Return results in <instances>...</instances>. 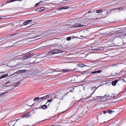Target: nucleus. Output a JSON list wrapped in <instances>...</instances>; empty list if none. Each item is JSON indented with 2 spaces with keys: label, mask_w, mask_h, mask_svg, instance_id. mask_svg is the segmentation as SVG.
<instances>
[{
  "label": "nucleus",
  "mask_w": 126,
  "mask_h": 126,
  "mask_svg": "<svg viewBox=\"0 0 126 126\" xmlns=\"http://www.w3.org/2000/svg\"><path fill=\"white\" fill-rule=\"evenodd\" d=\"M49 96L50 95H47L44 97L40 98L39 97V102H41L42 100L47 99L48 98Z\"/></svg>",
  "instance_id": "1"
},
{
  "label": "nucleus",
  "mask_w": 126,
  "mask_h": 126,
  "mask_svg": "<svg viewBox=\"0 0 126 126\" xmlns=\"http://www.w3.org/2000/svg\"><path fill=\"white\" fill-rule=\"evenodd\" d=\"M62 70L63 72H66L68 71H70V70H69L68 69H63L62 70H58L54 71H52V72H51L50 73L54 72H62Z\"/></svg>",
  "instance_id": "2"
},
{
  "label": "nucleus",
  "mask_w": 126,
  "mask_h": 126,
  "mask_svg": "<svg viewBox=\"0 0 126 126\" xmlns=\"http://www.w3.org/2000/svg\"><path fill=\"white\" fill-rule=\"evenodd\" d=\"M32 55L30 53H27L26 54V55L24 56V58L25 60L28 59L31 57Z\"/></svg>",
  "instance_id": "3"
},
{
  "label": "nucleus",
  "mask_w": 126,
  "mask_h": 126,
  "mask_svg": "<svg viewBox=\"0 0 126 126\" xmlns=\"http://www.w3.org/2000/svg\"><path fill=\"white\" fill-rule=\"evenodd\" d=\"M52 50L53 52V54H56L63 52L62 51L59 49H54Z\"/></svg>",
  "instance_id": "4"
},
{
  "label": "nucleus",
  "mask_w": 126,
  "mask_h": 126,
  "mask_svg": "<svg viewBox=\"0 0 126 126\" xmlns=\"http://www.w3.org/2000/svg\"><path fill=\"white\" fill-rule=\"evenodd\" d=\"M74 26L76 27H83L85 26V25H81L80 24L76 23L74 25Z\"/></svg>",
  "instance_id": "5"
},
{
  "label": "nucleus",
  "mask_w": 126,
  "mask_h": 126,
  "mask_svg": "<svg viewBox=\"0 0 126 126\" xmlns=\"http://www.w3.org/2000/svg\"><path fill=\"white\" fill-rule=\"evenodd\" d=\"M45 9V8L43 7H42L38 8L36 10V11L40 12L43 10H44Z\"/></svg>",
  "instance_id": "6"
},
{
  "label": "nucleus",
  "mask_w": 126,
  "mask_h": 126,
  "mask_svg": "<svg viewBox=\"0 0 126 126\" xmlns=\"http://www.w3.org/2000/svg\"><path fill=\"white\" fill-rule=\"evenodd\" d=\"M27 70H19L17 71L16 72H15V73L20 74L22 73H24Z\"/></svg>",
  "instance_id": "7"
},
{
  "label": "nucleus",
  "mask_w": 126,
  "mask_h": 126,
  "mask_svg": "<svg viewBox=\"0 0 126 126\" xmlns=\"http://www.w3.org/2000/svg\"><path fill=\"white\" fill-rule=\"evenodd\" d=\"M21 82L20 81H18L16 83H15L12 86L17 87L18 86L20 83Z\"/></svg>",
  "instance_id": "8"
},
{
  "label": "nucleus",
  "mask_w": 126,
  "mask_h": 126,
  "mask_svg": "<svg viewBox=\"0 0 126 126\" xmlns=\"http://www.w3.org/2000/svg\"><path fill=\"white\" fill-rule=\"evenodd\" d=\"M32 21V20H28L23 22V23L24 24V25H27L29 23L31 22Z\"/></svg>",
  "instance_id": "9"
},
{
  "label": "nucleus",
  "mask_w": 126,
  "mask_h": 126,
  "mask_svg": "<svg viewBox=\"0 0 126 126\" xmlns=\"http://www.w3.org/2000/svg\"><path fill=\"white\" fill-rule=\"evenodd\" d=\"M101 99V97L98 96H96L94 98V100L99 101Z\"/></svg>",
  "instance_id": "10"
},
{
  "label": "nucleus",
  "mask_w": 126,
  "mask_h": 126,
  "mask_svg": "<svg viewBox=\"0 0 126 126\" xmlns=\"http://www.w3.org/2000/svg\"><path fill=\"white\" fill-rule=\"evenodd\" d=\"M8 76V74H4L1 76L0 77V79H2L4 78L7 77Z\"/></svg>",
  "instance_id": "11"
},
{
  "label": "nucleus",
  "mask_w": 126,
  "mask_h": 126,
  "mask_svg": "<svg viewBox=\"0 0 126 126\" xmlns=\"http://www.w3.org/2000/svg\"><path fill=\"white\" fill-rule=\"evenodd\" d=\"M54 54H53V50L50 51L47 53V54L46 55L47 56H48L49 55Z\"/></svg>",
  "instance_id": "12"
},
{
  "label": "nucleus",
  "mask_w": 126,
  "mask_h": 126,
  "mask_svg": "<svg viewBox=\"0 0 126 126\" xmlns=\"http://www.w3.org/2000/svg\"><path fill=\"white\" fill-rule=\"evenodd\" d=\"M30 116V114L29 113L27 114H25L24 115H23L22 117L23 118L24 117H29Z\"/></svg>",
  "instance_id": "13"
},
{
  "label": "nucleus",
  "mask_w": 126,
  "mask_h": 126,
  "mask_svg": "<svg viewBox=\"0 0 126 126\" xmlns=\"http://www.w3.org/2000/svg\"><path fill=\"white\" fill-rule=\"evenodd\" d=\"M118 81V80H115L114 81L112 82V85L113 86H115Z\"/></svg>",
  "instance_id": "14"
},
{
  "label": "nucleus",
  "mask_w": 126,
  "mask_h": 126,
  "mask_svg": "<svg viewBox=\"0 0 126 126\" xmlns=\"http://www.w3.org/2000/svg\"><path fill=\"white\" fill-rule=\"evenodd\" d=\"M42 108L44 110H45L47 108V106L46 105H44L41 106Z\"/></svg>",
  "instance_id": "15"
},
{
  "label": "nucleus",
  "mask_w": 126,
  "mask_h": 126,
  "mask_svg": "<svg viewBox=\"0 0 126 126\" xmlns=\"http://www.w3.org/2000/svg\"><path fill=\"white\" fill-rule=\"evenodd\" d=\"M33 101L34 102H36L37 101L39 102V97H36L34 99Z\"/></svg>",
  "instance_id": "16"
},
{
  "label": "nucleus",
  "mask_w": 126,
  "mask_h": 126,
  "mask_svg": "<svg viewBox=\"0 0 126 126\" xmlns=\"http://www.w3.org/2000/svg\"><path fill=\"white\" fill-rule=\"evenodd\" d=\"M7 61H6V62H2V63L0 65H6V66H7Z\"/></svg>",
  "instance_id": "17"
},
{
  "label": "nucleus",
  "mask_w": 126,
  "mask_h": 126,
  "mask_svg": "<svg viewBox=\"0 0 126 126\" xmlns=\"http://www.w3.org/2000/svg\"><path fill=\"white\" fill-rule=\"evenodd\" d=\"M18 0L19 1H20L22 0H9V1H8V3L11 2H13L14 1H16Z\"/></svg>",
  "instance_id": "18"
},
{
  "label": "nucleus",
  "mask_w": 126,
  "mask_h": 126,
  "mask_svg": "<svg viewBox=\"0 0 126 126\" xmlns=\"http://www.w3.org/2000/svg\"><path fill=\"white\" fill-rule=\"evenodd\" d=\"M7 92L6 91L1 93V94H0V96L7 94Z\"/></svg>",
  "instance_id": "19"
},
{
  "label": "nucleus",
  "mask_w": 126,
  "mask_h": 126,
  "mask_svg": "<svg viewBox=\"0 0 126 126\" xmlns=\"http://www.w3.org/2000/svg\"><path fill=\"white\" fill-rule=\"evenodd\" d=\"M69 8L68 7H63L60 8V10H62L63 9H68Z\"/></svg>",
  "instance_id": "20"
},
{
  "label": "nucleus",
  "mask_w": 126,
  "mask_h": 126,
  "mask_svg": "<svg viewBox=\"0 0 126 126\" xmlns=\"http://www.w3.org/2000/svg\"><path fill=\"white\" fill-rule=\"evenodd\" d=\"M114 112V111H112L111 110H108V113L110 114H111L113 112Z\"/></svg>",
  "instance_id": "21"
},
{
  "label": "nucleus",
  "mask_w": 126,
  "mask_h": 126,
  "mask_svg": "<svg viewBox=\"0 0 126 126\" xmlns=\"http://www.w3.org/2000/svg\"><path fill=\"white\" fill-rule=\"evenodd\" d=\"M78 65L80 67H83L84 66V65H85L84 64H79Z\"/></svg>",
  "instance_id": "22"
},
{
  "label": "nucleus",
  "mask_w": 126,
  "mask_h": 126,
  "mask_svg": "<svg viewBox=\"0 0 126 126\" xmlns=\"http://www.w3.org/2000/svg\"><path fill=\"white\" fill-rule=\"evenodd\" d=\"M102 12V11L100 10H97L96 11V12L97 13H100Z\"/></svg>",
  "instance_id": "23"
},
{
  "label": "nucleus",
  "mask_w": 126,
  "mask_h": 126,
  "mask_svg": "<svg viewBox=\"0 0 126 126\" xmlns=\"http://www.w3.org/2000/svg\"><path fill=\"white\" fill-rule=\"evenodd\" d=\"M43 2V1H41L40 2H39V3H36L35 5V7H37V6H38V5H39V4L41 2Z\"/></svg>",
  "instance_id": "24"
},
{
  "label": "nucleus",
  "mask_w": 126,
  "mask_h": 126,
  "mask_svg": "<svg viewBox=\"0 0 126 126\" xmlns=\"http://www.w3.org/2000/svg\"><path fill=\"white\" fill-rule=\"evenodd\" d=\"M99 49L100 50H104V47H99Z\"/></svg>",
  "instance_id": "25"
},
{
  "label": "nucleus",
  "mask_w": 126,
  "mask_h": 126,
  "mask_svg": "<svg viewBox=\"0 0 126 126\" xmlns=\"http://www.w3.org/2000/svg\"><path fill=\"white\" fill-rule=\"evenodd\" d=\"M71 38H71V37H68L67 38V40L68 41H69L71 40Z\"/></svg>",
  "instance_id": "26"
},
{
  "label": "nucleus",
  "mask_w": 126,
  "mask_h": 126,
  "mask_svg": "<svg viewBox=\"0 0 126 126\" xmlns=\"http://www.w3.org/2000/svg\"><path fill=\"white\" fill-rule=\"evenodd\" d=\"M96 73H101L102 72V71L101 70H99L96 71Z\"/></svg>",
  "instance_id": "27"
},
{
  "label": "nucleus",
  "mask_w": 126,
  "mask_h": 126,
  "mask_svg": "<svg viewBox=\"0 0 126 126\" xmlns=\"http://www.w3.org/2000/svg\"><path fill=\"white\" fill-rule=\"evenodd\" d=\"M58 98L59 99H63V97L62 98H61V97H59V96H58V97H55L54 98Z\"/></svg>",
  "instance_id": "28"
},
{
  "label": "nucleus",
  "mask_w": 126,
  "mask_h": 126,
  "mask_svg": "<svg viewBox=\"0 0 126 126\" xmlns=\"http://www.w3.org/2000/svg\"><path fill=\"white\" fill-rule=\"evenodd\" d=\"M87 72V71H84L82 72L81 73L82 74H84L85 73H86Z\"/></svg>",
  "instance_id": "29"
},
{
  "label": "nucleus",
  "mask_w": 126,
  "mask_h": 126,
  "mask_svg": "<svg viewBox=\"0 0 126 126\" xmlns=\"http://www.w3.org/2000/svg\"><path fill=\"white\" fill-rule=\"evenodd\" d=\"M52 99L48 100L47 102L46 103V104H47L48 102H51L52 101Z\"/></svg>",
  "instance_id": "30"
},
{
  "label": "nucleus",
  "mask_w": 126,
  "mask_h": 126,
  "mask_svg": "<svg viewBox=\"0 0 126 126\" xmlns=\"http://www.w3.org/2000/svg\"><path fill=\"white\" fill-rule=\"evenodd\" d=\"M10 87V86H9V87L8 86V91H11V90H12L14 89L13 88H9Z\"/></svg>",
  "instance_id": "31"
},
{
  "label": "nucleus",
  "mask_w": 126,
  "mask_h": 126,
  "mask_svg": "<svg viewBox=\"0 0 126 126\" xmlns=\"http://www.w3.org/2000/svg\"><path fill=\"white\" fill-rule=\"evenodd\" d=\"M10 26L12 27H13L14 25V24L13 23L10 24Z\"/></svg>",
  "instance_id": "32"
},
{
  "label": "nucleus",
  "mask_w": 126,
  "mask_h": 126,
  "mask_svg": "<svg viewBox=\"0 0 126 126\" xmlns=\"http://www.w3.org/2000/svg\"><path fill=\"white\" fill-rule=\"evenodd\" d=\"M115 31H112V32H110V34H113L114 33H115Z\"/></svg>",
  "instance_id": "33"
},
{
  "label": "nucleus",
  "mask_w": 126,
  "mask_h": 126,
  "mask_svg": "<svg viewBox=\"0 0 126 126\" xmlns=\"http://www.w3.org/2000/svg\"><path fill=\"white\" fill-rule=\"evenodd\" d=\"M96 73V71H94V72H92L90 73V74H94Z\"/></svg>",
  "instance_id": "34"
},
{
  "label": "nucleus",
  "mask_w": 126,
  "mask_h": 126,
  "mask_svg": "<svg viewBox=\"0 0 126 126\" xmlns=\"http://www.w3.org/2000/svg\"><path fill=\"white\" fill-rule=\"evenodd\" d=\"M117 9L118 10H123V8H122L121 7V8H118Z\"/></svg>",
  "instance_id": "35"
},
{
  "label": "nucleus",
  "mask_w": 126,
  "mask_h": 126,
  "mask_svg": "<svg viewBox=\"0 0 126 126\" xmlns=\"http://www.w3.org/2000/svg\"><path fill=\"white\" fill-rule=\"evenodd\" d=\"M106 95H104V96L103 97H103L104 98H105V99H106Z\"/></svg>",
  "instance_id": "36"
},
{
  "label": "nucleus",
  "mask_w": 126,
  "mask_h": 126,
  "mask_svg": "<svg viewBox=\"0 0 126 126\" xmlns=\"http://www.w3.org/2000/svg\"><path fill=\"white\" fill-rule=\"evenodd\" d=\"M96 88V87L95 86H94V87L93 88H92V89H91L92 90L93 89V88L94 89V88Z\"/></svg>",
  "instance_id": "37"
},
{
  "label": "nucleus",
  "mask_w": 126,
  "mask_h": 126,
  "mask_svg": "<svg viewBox=\"0 0 126 126\" xmlns=\"http://www.w3.org/2000/svg\"><path fill=\"white\" fill-rule=\"evenodd\" d=\"M103 112L105 114H106V113H107V112H106V111H103Z\"/></svg>",
  "instance_id": "38"
},
{
  "label": "nucleus",
  "mask_w": 126,
  "mask_h": 126,
  "mask_svg": "<svg viewBox=\"0 0 126 126\" xmlns=\"http://www.w3.org/2000/svg\"><path fill=\"white\" fill-rule=\"evenodd\" d=\"M103 34V35H105L107 34Z\"/></svg>",
  "instance_id": "39"
},
{
  "label": "nucleus",
  "mask_w": 126,
  "mask_h": 126,
  "mask_svg": "<svg viewBox=\"0 0 126 126\" xmlns=\"http://www.w3.org/2000/svg\"><path fill=\"white\" fill-rule=\"evenodd\" d=\"M14 35V34H13V35H10V36H13V35Z\"/></svg>",
  "instance_id": "40"
},
{
  "label": "nucleus",
  "mask_w": 126,
  "mask_h": 126,
  "mask_svg": "<svg viewBox=\"0 0 126 126\" xmlns=\"http://www.w3.org/2000/svg\"><path fill=\"white\" fill-rule=\"evenodd\" d=\"M37 58V57H32V58Z\"/></svg>",
  "instance_id": "41"
},
{
  "label": "nucleus",
  "mask_w": 126,
  "mask_h": 126,
  "mask_svg": "<svg viewBox=\"0 0 126 126\" xmlns=\"http://www.w3.org/2000/svg\"><path fill=\"white\" fill-rule=\"evenodd\" d=\"M2 18L0 17V20L1 19H2Z\"/></svg>",
  "instance_id": "42"
},
{
  "label": "nucleus",
  "mask_w": 126,
  "mask_h": 126,
  "mask_svg": "<svg viewBox=\"0 0 126 126\" xmlns=\"http://www.w3.org/2000/svg\"><path fill=\"white\" fill-rule=\"evenodd\" d=\"M39 36H36L35 37H38Z\"/></svg>",
  "instance_id": "43"
},
{
  "label": "nucleus",
  "mask_w": 126,
  "mask_h": 126,
  "mask_svg": "<svg viewBox=\"0 0 126 126\" xmlns=\"http://www.w3.org/2000/svg\"><path fill=\"white\" fill-rule=\"evenodd\" d=\"M11 41H9V42H8V43H10V42Z\"/></svg>",
  "instance_id": "44"
},
{
  "label": "nucleus",
  "mask_w": 126,
  "mask_h": 126,
  "mask_svg": "<svg viewBox=\"0 0 126 126\" xmlns=\"http://www.w3.org/2000/svg\"><path fill=\"white\" fill-rule=\"evenodd\" d=\"M12 47V46H10L9 47Z\"/></svg>",
  "instance_id": "45"
},
{
  "label": "nucleus",
  "mask_w": 126,
  "mask_h": 126,
  "mask_svg": "<svg viewBox=\"0 0 126 126\" xmlns=\"http://www.w3.org/2000/svg\"><path fill=\"white\" fill-rule=\"evenodd\" d=\"M108 13V12H107V13Z\"/></svg>",
  "instance_id": "46"
},
{
  "label": "nucleus",
  "mask_w": 126,
  "mask_h": 126,
  "mask_svg": "<svg viewBox=\"0 0 126 126\" xmlns=\"http://www.w3.org/2000/svg\"><path fill=\"white\" fill-rule=\"evenodd\" d=\"M96 89H96L94 91H95L96 90Z\"/></svg>",
  "instance_id": "47"
},
{
  "label": "nucleus",
  "mask_w": 126,
  "mask_h": 126,
  "mask_svg": "<svg viewBox=\"0 0 126 126\" xmlns=\"http://www.w3.org/2000/svg\"><path fill=\"white\" fill-rule=\"evenodd\" d=\"M9 16H8V18H10V17H9Z\"/></svg>",
  "instance_id": "48"
},
{
  "label": "nucleus",
  "mask_w": 126,
  "mask_h": 126,
  "mask_svg": "<svg viewBox=\"0 0 126 126\" xmlns=\"http://www.w3.org/2000/svg\"><path fill=\"white\" fill-rule=\"evenodd\" d=\"M8 3V2H6V3Z\"/></svg>",
  "instance_id": "49"
}]
</instances>
